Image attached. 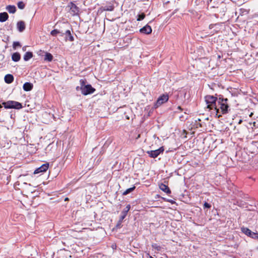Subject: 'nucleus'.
Masks as SVG:
<instances>
[{"mask_svg": "<svg viewBox=\"0 0 258 258\" xmlns=\"http://www.w3.org/2000/svg\"><path fill=\"white\" fill-rule=\"evenodd\" d=\"M123 222V220H121L120 219H119V220L118 221L116 226H115V227L117 228V229H119L121 227H122V223Z\"/></svg>", "mask_w": 258, "mask_h": 258, "instance_id": "c756f323", "label": "nucleus"}, {"mask_svg": "<svg viewBox=\"0 0 258 258\" xmlns=\"http://www.w3.org/2000/svg\"><path fill=\"white\" fill-rule=\"evenodd\" d=\"M2 104L6 109H20L23 108L22 104L16 101L9 100L3 102Z\"/></svg>", "mask_w": 258, "mask_h": 258, "instance_id": "7ed1b4c3", "label": "nucleus"}, {"mask_svg": "<svg viewBox=\"0 0 258 258\" xmlns=\"http://www.w3.org/2000/svg\"><path fill=\"white\" fill-rule=\"evenodd\" d=\"M114 9V6L113 5V4H112L111 3H109L108 4H107L104 6H102L101 7V9L103 11H113Z\"/></svg>", "mask_w": 258, "mask_h": 258, "instance_id": "2eb2a0df", "label": "nucleus"}, {"mask_svg": "<svg viewBox=\"0 0 258 258\" xmlns=\"http://www.w3.org/2000/svg\"><path fill=\"white\" fill-rule=\"evenodd\" d=\"M9 18V15L6 12H3L0 13V22H4L6 21Z\"/></svg>", "mask_w": 258, "mask_h": 258, "instance_id": "a211bd4d", "label": "nucleus"}, {"mask_svg": "<svg viewBox=\"0 0 258 258\" xmlns=\"http://www.w3.org/2000/svg\"><path fill=\"white\" fill-rule=\"evenodd\" d=\"M163 199L164 200V201H166V202H169L171 204H173L174 203V201H173V200H169V199H166V198H163Z\"/></svg>", "mask_w": 258, "mask_h": 258, "instance_id": "473e14b6", "label": "nucleus"}, {"mask_svg": "<svg viewBox=\"0 0 258 258\" xmlns=\"http://www.w3.org/2000/svg\"><path fill=\"white\" fill-rule=\"evenodd\" d=\"M68 7L70 8V12L72 15H76L78 14L79 12V9L73 2H70Z\"/></svg>", "mask_w": 258, "mask_h": 258, "instance_id": "6e6552de", "label": "nucleus"}, {"mask_svg": "<svg viewBox=\"0 0 258 258\" xmlns=\"http://www.w3.org/2000/svg\"><path fill=\"white\" fill-rule=\"evenodd\" d=\"M164 151L163 147H160L158 149L147 151V153L151 158H155L160 154L163 153Z\"/></svg>", "mask_w": 258, "mask_h": 258, "instance_id": "39448f33", "label": "nucleus"}, {"mask_svg": "<svg viewBox=\"0 0 258 258\" xmlns=\"http://www.w3.org/2000/svg\"><path fill=\"white\" fill-rule=\"evenodd\" d=\"M152 30L151 26L148 24L140 29V32L141 33L145 34H151L152 33Z\"/></svg>", "mask_w": 258, "mask_h": 258, "instance_id": "9b49d317", "label": "nucleus"}, {"mask_svg": "<svg viewBox=\"0 0 258 258\" xmlns=\"http://www.w3.org/2000/svg\"><path fill=\"white\" fill-rule=\"evenodd\" d=\"M212 0H207V3H209V2H211Z\"/></svg>", "mask_w": 258, "mask_h": 258, "instance_id": "ea45409f", "label": "nucleus"}, {"mask_svg": "<svg viewBox=\"0 0 258 258\" xmlns=\"http://www.w3.org/2000/svg\"><path fill=\"white\" fill-rule=\"evenodd\" d=\"M21 55L19 52H14L12 55V59L15 62H18L20 60Z\"/></svg>", "mask_w": 258, "mask_h": 258, "instance_id": "6ab92c4d", "label": "nucleus"}, {"mask_svg": "<svg viewBox=\"0 0 258 258\" xmlns=\"http://www.w3.org/2000/svg\"><path fill=\"white\" fill-rule=\"evenodd\" d=\"M205 101L207 104V108L210 110L216 109L217 103L219 100V95L215 96L213 95H207L205 97Z\"/></svg>", "mask_w": 258, "mask_h": 258, "instance_id": "f03ea898", "label": "nucleus"}, {"mask_svg": "<svg viewBox=\"0 0 258 258\" xmlns=\"http://www.w3.org/2000/svg\"><path fill=\"white\" fill-rule=\"evenodd\" d=\"M225 8H220L219 7H217V11L216 12H222L223 14V15H224L225 14Z\"/></svg>", "mask_w": 258, "mask_h": 258, "instance_id": "2f4dec72", "label": "nucleus"}, {"mask_svg": "<svg viewBox=\"0 0 258 258\" xmlns=\"http://www.w3.org/2000/svg\"><path fill=\"white\" fill-rule=\"evenodd\" d=\"M80 85H81L80 89L81 90L82 88H83L84 86H85L87 85H86V80L85 79H81L80 80Z\"/></svg>", "mask_w": 258, "mask_h": 258, "instance_id": "bb28decb", "label": "nucleus"}, {"mask_svg": "<svg viewBox=\"0 0 258 258\" xmlns=\"http://www.w3.org/2000/svg\"><path fill=\"white\" fill-rule=\"evenodd\" d=\"M216 112V115L218 117L222 116V114H227L230 110V106L228 104V99L224 98L222 95H219V100L217 103L216 109L215 110Z\"/></svg>", "mask_w": 258, "mask_h": 258, "instance_id": "f257e3e1", "label": "nucleus"}, {"mask_svg": "<svg viewBox=\"0 0 258 258\" xmlns=\"http://www.w3.org/2000/svg\"><path fill=\"white\" fill-rule=\"evenodd\" d=\"M203 208L204 209H210L211 208V205L206 202H205L203 205Z\"/></svg>", "mask_w": 258, "mask_h": 258, "instance_id": "7c9ffc66", "label": "nucleus"}, {"mask_svg": "<svg viewBox=\"0 0 258 258\" xmlns=\"http://www.w3.org/2000/svg\"><path fill=\"white\" fill-rule=\"evenodd\" d=\"M160 258H163V257H160Z\"/></svg>", "mask_w": 258, "mask_h": 258, "instance_id": "49530a36", "label": "nucleus"}, {"mask_svg": "<svg viewBox=\"0 0 258 258\" xmlns=\"http://www.w3.org/2000/svg\"><path fill=\"white\" fill-rule=\"evenodd\" d=\"M218 32V31L217 30H214L213 31H212L210 34H209L210 35H214V34L215 33H217Z\"/></svg>", "mask_w": 258, "mask_h": 258, "instance_id": "f704fd0d", "label": "nucleus"}, {"mask_svg": "<svg viewBox=\"0 0 258 258\" xmlns=\"http://www.w3.org/2000/svg\"><path fill=\"white\" fill-rule=\"evenodd\" d=\"M61 33V32L57 29H53L50 32L51 35L53 36H56L57 34Z\"/></svg>", "mask_w": 258, "mask_h": 258, "instance_id": "b1692460", "label": "nucleus"}, {"mask_svg": "<svg viewBox=\"0 0 258 258\" xmlns=\"http://www.w3.org/2000/svg\"><path fill=\"white\" fill-rule=\"evenodd\" d=\"M68 200H69L68 198H66L64 200L65 201H68Z\"/></svg>", "mask_w": 258, "mask_h": 258, "instance_id": "37998d69", "label": "nucleus"}, {"mask_svg": "<svg viewBox=\"0 0 258 258\" xmlns=\"http://www.w3.org/2000/svg\"><path fill=\"white\" fill-rule=\"evenodd\" d=\"M253 115V113H251L250 114V116H251Z\"/></svg>", "mask_w": 258, "mask_h": 258, "instance_id": "c03bdc74", "label": "nucleus"}, {"mask_svg": "<svg viewBox=\"0 0 258 258\" xmlns=\"http://www.w3.org/2000/svg\"><path fill=\"white\" fill-rule=\"evenodd\" d=\"M17 28L20 32H23L26 28L25 23L23 21H19L17 23Z\"/></svg>", "mask_w": 258, "mask_h": 258, "instance_id": "ddd939ff", "label": "nucleus"}, {"mask_svg": "<svg viewBox=\"0 0 258 258\" xmlns=\"http://www.w3.org/2000/svg\"><path fill=\"white\" fill-rule=\"evenodd\" d=\"M241 121H242V120H240V121H239V123H240V122H241Z\"/></svg>", "mask_w": 258, "mask_h": 258, "instance_id": "a18cd8bd", "label": "nucleus"}, {"mask_svg": "<svg viewBox=\"0 0 258 258\" xmlns=\"http://www.w3.org/2000/svg\"><path fill=\"white\" fill-rule=\"evenodd\" d=\"M2 105H3V104H0V108H2V107H3V106H2Z\"/></svg>", "mask_w": 258, "mask_h": 258, "instance_id": "79ce46f5", "label": "nucleus"}, {"mask_svg": "<svg viewBox=\"0 0 258 258\" xmlns=\"http://www.w3.org/2000/svg\"><path fill=\"white\" fill-rule=\"evenodd\" d=\"M33 56V53L30 51H27L26 52L23 57L24 60L25 61H28L31 58H32Z\"/></svg>", "mask_w": 258, "mask_h": 258, "instance_id": "4be33fe9", "label": "nucleus"}, {"mask_svg": "<svg viewBox=\"0 0 258 258\" xmlns=\"http://www.w3.org/2000/svg\"><path fill=\"white\" fill-rule=\"evenodd\" d=\"M159 188L166 193L167 195H169L171 193V191L168 185H166L163 183H161L159 184Z\"/></svg>", "mask_w": 258, "mask_h": 258, "instance_id": "9d476101", "label": "nucleus"}, {"mask_svg": "<svg viewBox=\"0 0 258 258\" xmlns=\"http://www.w3.org/2000/svg\"><path fill=\"white\" fill-rule=\"evenodd\" d=\"M169 99L168 94L165 93L161 95L157 99L156 101L154 103V107L157 108L162 104L167 102Z\"/></svg>", "mask_w": 258, "mask_h": 258, "instance_id": "20e7f679", "label": "nucleus"}, {"mask_svg": "<svg viewBox=\"0 0 258 258\" xmlns=\"http://www.w3.org/2000/svg\"><path fill=\"white\" fill-rule=\"evenodd\" d=\"M177 109H179L180 111H182L183 110V109L180 106H178L177 107Z\"/></svg>", "mask_w": 258, "mask_h": 258, "instance_id": "c9c22d12", "label": "nucleus"}, {"mask_svg": "<svg viewBox=\"0 0 258 258\" xmlns=\"http://www.w3.org/2000/svg\"><path fill=\"white\" fill-rule=\"evenodd\" d=\"M48 167L49 163H46L45 164H43L40 167L37 168L35 170V171H34V174H36L38 173H43L44 172H46L48 169Z\"/></svg>", "mask_w": 258, "mask_h": 258, "instance_id": "1a4fd4ad", "label": "nucleus"}, {"mask_svg": "<svg viewBox=\"0 0 258 258\" xmlns=\"http://www.w3.org/2000/svg\"><path fill=\"white\" fill-rule=\"evenodd\" d=\"M152 247L156 249L158 251H160L162 249L161 247L159 245H158L156 243H153L152 244Z\"/></svg>", "mask_w": 258, "mask_h": 258, "instance_id": "cd10ccee", "label": "nucleus"}, {"mask_svg": "<svg viewBox=\"0 0 258 258\" xmlns=\"http://www.w3.org/2000/svg\"><path fill=\"white\" fill-rule=\"evenodd\" d=\"M26 47H27V46H24V47L22 48V50H23L24 51H26Z\"/></svg>", "mask_w": 258, "mask_h": 258, "instance_id": "e433bc0d", "label": "nucleus"}, {"mask_svg": "<svg viewBox=\"0 0 258 258\" xmlns=\"http://www.w3.org/2000/svg\"><path fill=\"white\" fill-rule=\"evenodd\" d=\"M6 10L11 14H14L16 11V7L14 5H8Z\"/></svg>", "mask_w": 258, "mask_h": 258, "instance_id": "412c9836", "label": "nucleus"}, {"mask_svg": "<svg viewBox=\"0 0 258 258\" xmlns=\"http://www.w3.org/2000/svg\"><path fill=\"white\" fill-rule=\"evenodd\" d=\"M79 87H76V90H79Z\"/></svg>", "mask_w": 258, "mask_h": 258, "instance_id": "a19ab883", "label": "nucleus"}, {"mask_svg": "<svg viewBox=\"0 0 258 258\" xmlns=\"http://www.w3.org/2000/svg\"><path fill=\"white\" fill-rule=\"evenodd\" d=\"M53 56L50 53L45 52L44 58L45 61L50 62L53 60Z\"/></svg>", "mask_w": 258, "mask_h": 258, "instance_id": "aec40b11", "label": "nucleus"}, {"mask_svg": "<svg viewBox=\"0 0 258 258\" xmlns=\"http://www.w3.org/2000/svg\"><path fill=\"white\" fill-rule=\"evenodd\" d=\"M63 34H65L64 39H65L66 41H69L72 42V41H74V38L73 36L72 35L70 30H67L64 32V33H63Z\"/></svg>", "mask_w": 258, "mask_h": 258, "instance_id": "4468645a", "label": "nucleus"}, {"mask_svg": "<svg viewBox=\"0 0 258 258\" xmlns=\"http://www.w3.org/2000/svg\"><path fill=\"white\" fill-rule=\"evenodd\" d=\"M216 25V24H211L209 25V28L210 29H212Z\"/></svg>", "mask_w": 258, "mask_h": 258, "instance_id": "72a5a7b5", "label": "nucleus"}, {"mask_svg": "<svg viewBox=\"0 0 258 258\" xmlns=\"http://www.w3.org/2000/svg\"><path fill=\"white\" fill-rule=\"evenodd\" d=\"M241 231L247 236L254 239L258 240V233L251 231L249 228L246 227H242Z\"/></svg>", "mask_w": 258, "mask_h": 258, "instance_id": "423d86ee", "label": "nucleus"}, {"mask_svg": "<svg viewBox=\"0 0 258 258\" xmlns=\"http://www.w3.org/2000/svg\"><path fill=\"white\" fill-rule=\"evenodd\" d=\"M17 47H21L20 43L18 41H14L13 44V48L16 49Z\"/></svg>", "mask_w": 258, "mask_h": 258, "instance_id": "c85d7f7f", "label": "nucleus"}, {"mask_svg": "<svg viewBox=\"0 0 258 258\" xmlns=\"http://www.w3.org/2000/svg\"><path fill=\"white\" fill-rule=\"evenodd\" d=\"M5 81L7 84L12 83L14 80V76L11 74H7L5 76Z\"/></svg>", "mask_w": 258, "mask_h": 258, "instance_id": "f3484780", "label": "nucleus"}, {"mask_svg": "<svg viewBox=\"0 0 258 258\" xmlns=\"http://www.w3.org/2000/svg\"><path fill=\"white\" fill-rule=\"evenodd\" d=\"M130 209H131V205L130 204L127 205L126 207L121 212V214L119 217V219L123 220V219L126 216L127 213L129 211V210H130Z\"/></svg>", "mask_w": 258, "mask_h": 258, "instance_id": "f8f14e48", "label": "nucleus"}, {"mask_svg": "<svg viewBox=\"0 0 258 258\" xmlns=\"http://www.w3.org/2000/svg\"><path fill=\"white\" fill-rule=\"evenodd\" d=\"M215 16H216L217 18H218V17H219V15H218V14H215Z\"/></svg>", "mask_w": 258, "mask_h": 258, "instance_id": "58836bf2", "label": "nucleus"}, {"mask_svg": "<svg viewBox=\"0 0 258 258\" xmlns=\"http://www.w3.org/2000/svg\"><path fill=\"white\" fill-rule=\"evenodd\" d=\"M33 88V84L30 82H26L24 84L23 88L25 91H30L32 90Z\"/></svg>", "mask_w": 258, "mask_h": 258, "instance_id": "dca6fc26", "label": "nucleus"}, {"mask_svg": "<svg viewBox=\"0 0 258 258\" xmlns=\"http://www.w3.org/2000/svg\"><path fill=\"white\" fill-rule=\"evenodd\" d=\"M95 89L92 87L90 84H88L82 88V93L84 95H87L93 93L95 91Z\"/></svg>", "mask_w": 258, "mask_h": 258, "instance_id": "0eeeda50", "label": "nucleus"}, {"mask_svg": "<svg viewBox=\"0 0 258 258\" xmlns=\"http://www.w3.org/2000/svg\"><path fill=\"white\" fill-rule=\"evenodd\" d=\"M17 6L18 8L22 10L24 9L25 7V4L22 1L19 2L17 4Z\"/></svg>", "mask_w": 258, "mask_h": 258, "instance_id": "a878e982", "label": "nucleus"}, {"mask_svg": "<svg viewBox=\"0 0 258 258\" xmlns=\"http://www.w3.org/2000/svg\"><path fill=\"white\" fill-rule=\"evenodd\" d=\"M145 17V14L144 13H142L141 14H138L137 15V20L138 21L143 20Z\"/></svg>", "mask_w": 258, "mask_h": 258, "instance_id": "393cba45", "label": "nucleus"}, {"mask_svg": "<svg viewBox=\"0 0 258 258\" xmlns=\"http://www.w3.org/2000/svg\"><path fill=\"white\" fill-rule=\"evenodd\" d=\"M63 33L62 32H61V33H60L59 34H61V35H61V36H63V35H65V34H63Z\"/></svg>", "mask_w": 258, "mask_h": 258, "instance_id": "4c0bfd02", "label": "nucleus"}, {"mask_svg": "<svg viewBox=\"0 0 258 258\" xmlns=\"http://www.w3.org/2000/svg\"><path fill=\"white\" fill-rule=\"evenodd\" d=\"M136 188V186L135 185H133V187H130L129 188H127L126 189L123 193L122 195L123 196L127 195V194H130V192L133 191Z\"/></svg>", "mask_w": 258, "mask_h": 258, "instance_id": "5701e85b", "label": "nucleus"}]
</instances>
